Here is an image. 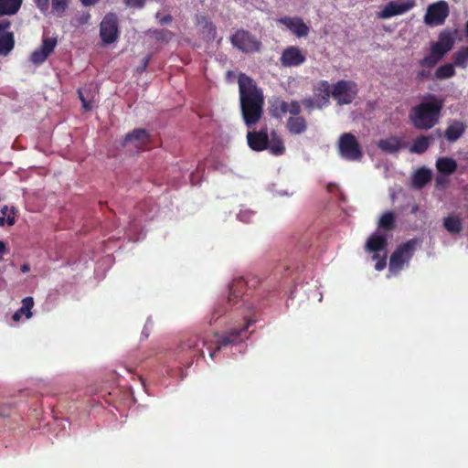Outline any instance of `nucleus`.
<instances>
[{
  "label": "nucleus",
  "instance_id": "nucleus-52",
  "mask_svg": "<svg viewBox=\"0 0 468 468\" xmlns=\"http://www.w3.org/2000/svg\"><path fill=\"white\" fill-rule=\"evenodd\" d=\"M29 270H30V268H29V265H27V264H24V265H22V267H21V271H22L23 272H27Z\"/></svg>",
  "mask_w": 468,
  "mask_h": 468
},
{
  "label": "nucleus",
  "instance_id": "nucleus-10",
  "mask_svg": "<svg viewBox=\"0 0 468 468\" xmlns=\"http://www.w3.org/2000/svg\"><path fill=\"white\" fill-rule=\"evenodd\" d=\"M415 5L414 0H395L388 2L378 13V17L388 19L410 11Z\"/></svg>",
  "mask_w": 468,
  "mask_h": 468
},
{
  "label": "nucleus",
  "instance_id": "nucleus-5",
  "mask_svg": "<svg viewBox=\"0 0 468 468\" xmlns=\"http://www.w3.org/2000/svg\"><path fill=\"white\" fill-rule=\"evenodd\" d=\"M420 244V240L418 239H411L400 244L390 256L389 271L395 272L401 271L404 264L413 257Z\"/></svg>",
  "mask_w": 468,
  "mask_h": 468
},
{
  "label": "nucleus",
  "instance_id": "nucleus-9",
  "mask_svg": "<svg viewBox=\"0 0 468 468\" xmlns=\"http://www.w3.org/2000/svg\"><path fill=\"white\" fill-rule=\"evenodd\" d=\"M449 16V5L441 0L428 6L424 21L427 25H442Z\"/></svg>",
  "mask_w": 468,
  "mask_h": 468
},
{
  "label": "nucleus",
  "instance_id": "nucleus-32",
  "mask_svg": "<svg viewBox=\"0 0 468 468\" xmlns=\"http://www.w3.org/2000/svg\"><path fill=\"white\" fill-rule=\"evenodd\" d=\"M70 0H51L52 11L61 17L69 8Z\"/></svg>",
  "mask_w": 468,
  "mask_h": 468
},
{
  "label": "nucleus",
  "instance_id": "nucleus-7",
  "mask_svg": "<svg viewBox=\"0 0 468 468\" xmlns=\"http://www.w3.org/2000/svg\"><path fill=\"white\" fill-rule=\"evenodd\" d=\"M357 85L353 80H341L334 84L332 97L339 105L350 104L357 95Z\"/></svg>",
  "mask_w": 468,
  "mask_h": 468
},
{
  "label": "nucleus",
  "instance_id": "nucleus-17",
  "mask_svg": "<svg viewBox=\"0 0 468 468\" xmlns=\"http://www.w3.org/2000/svg\"><path fill=\"white\" fill-rule=\"evenodd\" d=\"M387 246V236L379 232H374L368 237L365 244V250L369 253L378 254L379 251H386Z\"/></svg>",
  "mask_w": 468,
  "mask_h": 468
},
{
  "label": "nucleus",
  "instance_id": "nucleus-28",
  "mask_svg": "<svg viewBox=\"0 0 468 468\" xmlns=\"http://www.w3.org/2000/svg\"><path fill=\"white\" fill-rule=\"evenodd\" d=\"M431 140L432 137L426 135H420L417 137L410 148V153L418 154L425 153L428 150Z\"/></svg>",
  "mask_w": 468,
  "mask_h": 468
},
{
  "label": "nucleus",
  "instance_id": "nucleus-27",
  "mask_svg": "<svg viewBox=\"0 0 468 468\" xmlns=\"http://www.w3.org/2000/svg\"><path fill=\"white\" fill-rule=\"evenodd\" d=\"M34 306V300L32 297L27 296L22 300V306L15 312L12 318L15 322H18L22 315H26L27 318H30L32 316L31 309Z\"/></svg>",
  "mask_w": 468,
  "mask_h": 468
},
{
  "label": "nucleus",
  "instance_id": "nucleus-2",
  "mask_svg": "<svg viewBox=\"0 0 468 468\" xmlns=\"http://www.w3.org/2000/svg\"><path fill=\"white\" fill-rule=\"evenodd\" d=\"M240 111L245 124L250 128L263 114L264 96L254 80L244 73L238 78Z\"/></svg>",
  "mask_w": 468,
  "mask_h": 468
},
{
  "label": "nucleus",
  "instance_id": "nucleus-29",
  "mask_svg": "<svg viewBox=\"0 0 468 468\" xmlns=\"http://www.w3.org/2000/svg\"><path fill=\"white\" fill-rule=\"evenodd\" d=\"M270 112L274 118H282V115L288 112V102L275 98L271 101Z\"/></svg>",
  "mask_w": 468,
  "mask_h": 468
},
{
  "label": "nucleus",
  "instance_id": "nucleus-14",
  "mask_svg": "<svg viewBox=\"0 0 468 468\" xmlns=\"http://www.w3.org/2000/svg\"><path fill=\"white\" fill-rule=\"evenodd\" d=\"M133 144L136 149H145L150 144V136L145 129H135L126 134L123 145Z\"/></svg>",
  "mask_w": 468,
  "mask_h": 468
},
{
  "label": "nucleus",
  "instance_id": "nucleus-21",
  "mask_svg": "<svg viewBox=\"0 0 468 468\" xmlns=\"http://www.w3.org/2000/svg\"><path fill=\"white\" fill-rule=\"evenodd\" d=\"M437 170L443 175H452L457 170V162L452 157H440L436 161Z\"/></svg>",
  "mask_w": 468,
  "mask_h": 468
},
{
  "label": "nucleus",
  "instance_id": "nucleus-13",
  "mask_svg": "<svg viewBox=\"0 0 468 468\" xmlns=\"http://www.w3.org/2000/svg\"><path fill=\"white\" fill-rule=\"evenodd\" d=\"M249 147L255 152H261L268 149L269 134L267 127L259 131H249L247 133Z\"/></svg>",
  "mask_w": 468,
  "mask_h": 468
},
{
  "label": "nucleus",
  "instance_id": "nucleus-43",
  "mask_svg": "<svg viewBox=\"0 0 468 468\" xmlns=\"http://www.w3.org/2000/svg\"><path fill=\"white\" fill-rule=\"evenodd\" d=\"M302 104L308 110L312 111L314 107H316V100L313 98H305L302 101Z\"/></svg>",
  "mask_w": 468,
  "mask_h": 468
},
{
  "label": "nucleus",
  "instance_id": "nucleus-34",
  "mask_svg": "<svg viewBox=\"0 0 468 468\" xmlns=\"http://www.w3.org/2000/svg\"><path fill=\"white\" fill-rule=\"evenodd\" d=\"M455 70L452 64H444L437 69L435 75L438 79H447L453 76Z\"/></svg>",
  "mask_w": 468,
  "mask_h": 468
},
{
  "label": "nucleus",
  "instance_id": "nucleus-53",
  "mask_svg": "<svg viewBox=\"0 0 468 468\" xmlns=\"http://www.w3.org/2000/svg\"><path fill=\"white\" fill-rule=\"evenodd\" d=\"M5 222H6L5 218L0 217V227H3Z\"/></svg>",
  "mask_w": 468,
  "mask_h": 468
},
{
  "label": "nucleus",
  "instance_id": "nucleus-49",
  "mask_svg": "<svg viewBox=\"0 0 468 468\" xmlns=\"http://www.w3.org/2000/svg\"><path fill=\"white\" fill-rule=\"evenodd\" d=\"M171 21L172 16L170 15H166L160 19V24L165 25L170 23Z\"/></svg>",
  "mask_w": 468,
  "mask_h": 468
},
{
  "label": "nucleus",
  "instance_id": "nucleus-48",
  "mask_svg": "<svg viewBox=\"0 0 468 468\" xmlns=\"http://www.w3.org/2000/svg\"><path fill=\"white\" fill-rule=\"evenodd\" d=\"M150 58H151L150 56H146L145 58H143L141 71L145 70V69L147 68V66L149 64Z\"/></svg>",
  "mask_w": 468,
  "mask_h": 468
},
{
  "label": "nucleus",
  "instance_id": "nucleus-47",
  "mask_svg": "<svg viewBox=\"0 0 468 468\" xmlns=\"http://www.w3.org/2000/svg\"><path fill=\"white\" fill-rule=\"evenodd\" d=\"M84 6H92L99 3L100 0H80Z\"/></svg>",
  "mask_w": 468,
  "mask_h": 468
},
{
  "label": "nucleus",
  "instance_id": "nucleus-33",
  "mask_svg": "<svg viewBox=\"0 0 468 468\" xmlns=\"http://www.w3.org/2000/svg\"><path fill=\"white\" fill-rule=\"evenodd\" d=\"M468 60V47H463L454 54V64L458 67H465Z\"/></svg>",
  "mask_w": 468,
  "mask_h": 468
},
{
  "label": "nucleus",
  "instance_id": "nucleus-54",
  "mask_svg": "<svg viewBox=\"0 0 468 468\" xmlns=\"http://www.w3.org/2000/svg\"><path fill=\"white\" fill-rule=\"evenodd\" d=\"M465 32H466V36L468 37V21L466 22V25H465Z\"/></svg>",
  "mask_w": 468,
  "mask_h": 468
},
{
  "label": "nucleus",
  "instance_id": "nucleus-25",
  "mask_svg": "<svg viewBox=\"0 0 468 468\" xmlns=\"http://www.w3.org/2000/svg\"><path fill=\"white\" fill-rule=\"evenodd\" d=\"M274 155H281L285 152L282 139L273 131L269 137L268 149Z\"/></svg>",
  "mask_w": 468,
  "mask_h": 468
},
{
  "label": "nucleus",
  "instance_id": "nucleus-45",
  "mask_svg": "<svg viewBox=\"0 0 468 468\" xmlns=\"http://www.w3.org/2000/svg\"><path fill=\"white\" fill-rule=\"evenodd\" d=\"M11 413V408L8 405L0 406V416L8 417Z\"/></svg>",
  "mask_w": 468,
  "mask_h": 468
},
{
  "label": "nucleus",
  "instance_id": "nucleus-19",
  "mask_svg": "<svg viewBox=\"0 0 468 468\" xmlns=\"http://www.w3.org/2000/svg\"><path fill=\"white\" fill-rule=\"evenodd\" d=\"M466 130V125L461 122L454 120L451 122L444 132V137L449 143L456 142Z\"/></svg>",
  "mask_w": 468,
  "mask_h": 468
},
{
  "label": "nucleus",
  "instance_id": "nucleus-40",
  "mask_svg": "<svg viewBox=\"0 0 468 468\" xmlns=\"http://www.w3.org/2000/svg\"><path fill=\"white\" fill-rule=\"evenodd\" d=\"M154 36L157 40L168 41L172 37V33L165 29H160L154 30Z\"/></svg>",
  "mask_w": 468,
  "mask_h": 468
},
{
  "label": "nucleus",
  "instance_id": "nucleus-15",
  "mask_svg": "<svg viewBox=\"0 0 468 468\" xmlns=\"http://www.w3.org/2000/svg\"><path fill=\"white\" fill-rule=\"evenodd\" d=\"M278 22L284 25L298 37H306L309 34L308 26L300 17L284 16L278 19Z\"/></svg>",
  "mask_w": 468,
  "mask_h": 468
},
{
  "label": "nucleus",
  "instance_id": "nucleus-1",
  "mask_svg": "<svg viewBox=\"0 0 468 468\" xmlns=\"http://www.w3.org/2000/svg\"><path fill=\"white\" fill-rule=\"evenodd\" d=\"M256 323V318L252 315L245 314L243 322L234 324L225 333L219 335L214 334L215 340L209 344L207 340H203L200 345V339L197 335L189 336L182 341L176 348V359L185 367H190L195 358L204 357L202 346H207L209 356L214 358L217 352L229 346L238 345L250 336L249 328Z\"/></svg>",
  "mask_w": 468,
  "mask_h": 468
},
{
  "label": "nucleus",
  "instance_id": "nucleus-6",
  "mask_svg": "<svg viewBox=\"0 0 468 468\" xmlns=\"http://www.w3.org/2000/svg\"><path fill=\"white\" fill-rule=\"evenodd\" d=\"M338 151L344 159L349 161H358L363 156L360 144L351 133H345L339 137Z\"/></svg>",
  "mask_w": 468,
  "mask_h": 468
},
{
  "label": "nucleus",
  "instance_id": "nucleus-46",
  "mask_svg": "<svg viewBox=\"0 0 468 468\" xmlns=\"http://www.w3.org/2000/svg\"><path fill=\"white\" fill-rule=\"evenodd\" d=\"M11 26V23L9 20H0V33L5 32L6 29H8Z\"/></svg>",
  "mask_w": 468,
  "mask_h": 468
},
{
  "label": "nucleus",
  "instance_id": "nucleus-12",
  "mask_svg": "<svg viewBox=\"0 0 468 468\" xmlns=\"http://www.w3.org/2000/svg\"><path fill=\"white\" fill-rule=\"evenodd\" d=\"M306 56L300 48L290 46L283 49L280 58L281 64L283 67H298L304 63Z\"/></svg>",
  "mask_w": 468,
  "mask_h": 468
},
{
  "label": "nucleus",
  "instance_id": "nucleus-4",
  "mask_svg": "<svg viewBox=\"0 0 468 468\" xmlns=\"http://www.w3.org/2000/svg\"><path fill=\"white\" fill-rule=\"evenodd\" d=\"M245 288L246 282L244 281L243 278L234 280L229 286V294L227 302L225 303H218L217 306H215L208 323L210 324L215 323L218 319H219L229 311V308L230 306H236L239 304V303H241V304L239 305L237 308H240L247 305V300L243 298Z\"/></svg>",
  "mask_w": 468,
  "mask_h": 468
},
{
  "label": "nucleus",
  "instance_id": "nucleus-11",
  "mask_svg": "<svg viewBox=\"0 0 468 468\" xmlns=\"http://www.w3.org/2000/svg\"><path fill=\"white\" fill-rule=\"evenodd\" d=\"M100 36L105 44H112L117 39L118 23L114 15L105 16L100 27Z\"/></svg>",
  "mask_w": 468,
  "mask_h": 468
},
{
  "label": "nucleus",
  "instance_id": "nucleus-30",
  "mask_svg": "<svg viewBox=\"0 0 468 468\" xmlns=\"http://www.w3.org/2000/svg\"><path fill=\"white\" fill-rule=\"evenodd\" d=\"M431 179V173L427 168H420L413 176L412 182L415 187L422 188Z\"/></svg>",
  "mask_w": 468,
  "mask_h": 468
},
{
  "label": "nucleus",
  "instance_id": "nucleus-56",
  "mask_svg": "<svg viewBox=\"0 0 468 468\" xmlns=\"http://www.w3.org/2000/svg\"><path fill=\"white\" fill-rule=\"evenodd\" d=\"M246 308L249 310L251 308V305L250 304H248V306H246Z\"/></svg>",
  "mask_w": 468,
  "mask_h": 468
},
{
  "label": "nucleus",
  "instance_id": "nucleus-16",
  "mask_svg": "<svg viewBox=\"0 0 468 468\" xmlns=\"http://www.w3.org/2000/svg\"><path fill=\"white\" fill-rule=\"evenodd\" d=\"M454 44V38L449 32L441 33L439 40L431 46V53L442 58L445 53L451 50Z\"/></svg>",
  "mask_w": 468,
  "mask_h": 468
},
{
  "label": "nucleus",
  "instance_id": "nucleus-23",
  "mask_svg": "<svg viewBox=\"0 0 468 468\" xmlns=\"http://www.w3.org/2000/svg\"><path fill=\"white\" fill-rule=\"evenodd\" d=\"M287 129L292 134H301L307 129L306 120L302 116H291L287 121Z\"/></svg>",
  "mask_w": 468,
  "mask_h": 468
},
{
  "label": "nucleus",
  "instance_id": "nucleus-37",
  "mask_svg": "<svg viewBox=\"0 0 468 468\" xmlns=\"http://www.w3.org/2000/svg\"><path fill=\"white\" fill-rule=\"evenodd\" d=\"M57 45V39L52 37H47L43 39L41 48L48 54L50 55Z\"/></svg>",
  "mask_w": 468,
  "mask_h": 468
},
{
  "label": "nucleus",
  "instance_id": "nucleus-55",
  "mask_svg": "<svg viewBox=\"0 0 468 468\" xmlns=\"http://www.w3.org/2000/svg\"><path fill=\"white\" fill-rule=\"evenodd\" d=\"M424 76H425V72H424V71H420V72H419V77H420V78H422V77H424Z\"/></svg>",
  "mask_w": 468,
  "mask_h": 468
},
{
  "label": "nucleus",
  "instance_id": "nucleus-42",
  "mask_svg": "<svg viewBox=\"0 0 468 468\" xmlns=\"http://www.w3.org/2000/svg\"><path fill=\"white\" fill-rule=\"evenodd\" d=\"M34 3L42 13H45L48 10L49 0H34Z\"/></svg>",
  "mask_w": 468,
  "mask_h": 468
},
{
  "label": "nucleus",
  "instance_id": "nucleus-35",
  "mask_svg": "<svg viewBox=\"0 0 468 468\" xmlns=\"http://www.w3.org/2000/svg\"><path fill=\"white\" fill-rule=\"evenodd\" d=\"M48 56L49 55H48L41 48H39L31 54L30 60L34 64L38 65L43 63Z\"/></svg>",
  "mask_w": 468,
  "mask_h": 468
},
{
  "label": "nucleus",
  "instance_id": "nucleus-41",
  "mask_svg": "<svg viewBox=\"0 0 468 468\" xmlns=\"http://www.w3.org/2000/svg\"><path fill=\"white\" fill-rule=\"evenodd\" d=\"M301 112V104L297 101H292L290 103H288V112L292 116H299Z\"/></svg>",
  "mask_w": 468,
  "mask_h": 468
},
{
  "label": "nucleus",
  "instance_id": "nucleus-26",
  "mask_svg": "<svg viewBox=\"0 0 468 468\" xmlns=\"http://www.w3.org/2000/svg\"><path fill=\"white\" fill-rule=\"evenodd\" d=\"M15 47V38L12 32L0 33V55L7 56Z\"/></svg>",
  "mask_w": 468,
  "mask_h": 468
},
{
  "label": "nucleus",
  "instance_id": "nucleus-20",
  "mask_svg": "<svg viewBox=\"0 0 468 468\" xmlns=\"http://www.w3.org/2000/svg\"><path fill=\"white\" fill-rule=\"evenodd\" d=\"M378 147L384 153L395 154L404 147L401 138L398 136H390L378 142Z\"/></svg>",
  "mask_w": 468,
  "mask_h": 468
},
{
  "label": "nucleus",
  "instance_id": "nucleus-39",
  "mask_svg": "<svg viewBox=\"0 0 468 468\" xmlns=\"http://www.w3.org/2000/svg\"><path fill=\"white\" fill-rule=\"evenodd\" d=\"M441 58L437 57L436 55H433L432 53L430 56L424 57L420 60V65L423 67H433Z\"/></svg>",
  "mask_w": 468,
  "mask_h": 468
},
{
  "label": "nucleus",
  "instance_id": "nucleus-44",
  "mask_svg": "<svg viewBox=\"0 0 468 468\" xmlns=\"http://www.w3.org/2000/svg\"><path fill=\"white\" fill-rule=\"evenodd\" d=\"M144 0H126V5L131 7H143Z\"/></svg>",
  "mask_w": 468,
  "mask_h": 468
},
{
  "label": "nucleus",
  "instance_id": "nucleus-36",
  "mask_svg": "<svg viewBox=\"0 0 468 468\" xmlns=\"http://www.w3.org/2000/svg\"><path fill=\"white\" fill-rule=\"evenodd\" d=\"M86 89H80L78 90L79 98L81 101L82 107L86 111H90L93 108V100L90 99L85 95Z\"/></svg>",
  "mask_w": 468,
  "mask_h": 468
},
{
  "label": "nucleus",
  "instance_id": "nucleus-38",
  "mask_svg": "<svg viewBox=\"0 0 468 468\" xmlns=\"http://www.w3.org/2000/svg\"><path fill=\"white\" fill-rule=\"evenodd\" d=\"M372 259L374 261H377L376 264H375V269L377 271H382L385 269L386 265H387V254L386 252L384 253V255L382 257L379 256V254H374Z\"/></svg>",
  "mask_w": 468,
  "mask_h": 468
},
{
  "label": "nucleus",
  "instance_id": "nucleus-51",
  "mask_svg": "<svg viewBox=\"0 0 468 468\" xmlns=\"http://www.w3.org/2000/svg\"><path fill=\"white\" fill-rule=\"evenodd\" d=\"M5 220L9 226H13L15 224L14 217L8 216L7 218H5Z\"/></svg>",
  "mask_w": 468,
  "mask_h": 468
},
{
  "label": "nucleus",
  "instance_id": "nucleus-31",
  "mask_svg": "<svg viewBox=\"0 0 468 468\" xmlns=\"http://www.w3.org/2000/svg\"><path fill=\"white\" fill-rule=\"evenodd\" d=\"M396 226V217L392 211L385 212L379 218L378 227L380 229L390 231Z\"/></svg>",
  "mask_w": 468,
  "mask_h": 468
},
{
  "label": "nucleus",
  "instance_id": "nucleus-8",
  "mask_svg": "<svg viewBox=\"0 0 468 468\" xmlns=\"http://www.w3.org/2000/svg\"><path fill=\"white\" fill-rule=\"evenodd\" d=\"M230 42L233 47L245 53L259 51L261 45L252 34L244 29H239L231 35Z\"/></svg>",
  "mask_w": 468,
  "mask_h": 468
},
{
  "label": "nucleus",
  "instance_id": "nucleus-24",
  "mask_svg": "<svg viewBox=\"0 0 468 468\" xmlns=\"http://www.w3.org/2000/svg\"><path fill=\"white\" fill-rule=\"evenodd\" d=\"M22 3L23 0H0V17L16 14Z\"/></svg>",
  "mask_w": 468,
  "mask_h": 468
},
{
  "label": "nucleus",
  "instance_id": "nucleus-18",
  "mask_svg": "<svg viewBox=\"0 0 468 468\" xmlns=\"http://www.w3.org/2000/svg\"><path fill=\"white\" fill-rule=\"evenodd\" d=\"M314 94L316 96V108L322 109L329 105L330 96H332V89L327 80H320L314 87Z\"/></svg>",
  "mask_w": 468,
  "mask_h": 468
},
{
  "label": "nucleus",
  "instance_id": "nucleus-3",
  "mask_svg": "<svg viewBox=\"0 0 468 468\" xmlns=\"http://www.w3.org/2000/svg\"><path fill=\"white\" fill-rule=\"evenodd\" d=\"M443 106L442 99L429 93L410 110L409 119L417 130H430L439 122Z\"/></svg>",
  "mask_w": 468,
  "mask_h": 468
},
{
  "label": "nucleus",
  "instance_id": "nucleus-22",
  "mask_svg": "<svg viewBox=\"0 0 468 468\" xmlns=\"http://www.w3.org/2000/svg\"><path fill=\"white\" fill-rule=\"evenodd\" d=\"M443 228L452 235H459L463 230V222L459 216L450 215L443 218Z\"/></svg>",
  "mask_w": 468,
  "mask_h": 468
},
{
  "label": "nucleus",
  "instance_id": "nucleus-50",
  "mask_svg": "<svg viewBox=\"0 0 468 468\" xmlns=\"http://www.w3.org/2000/svg\"><path fill=\"white\" fill-rule=\"evenodd\" d=\"M6 252L5 244L0 240V261L3 259V254Z\"/></svg>",
  "mask_w": 468,
  "mask_h": 468
}]
</instances>
